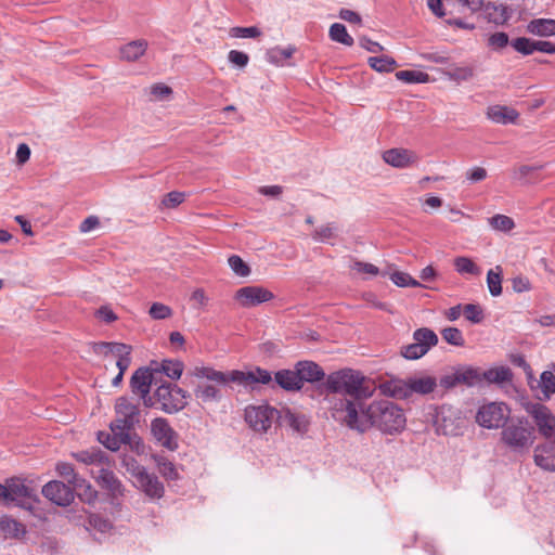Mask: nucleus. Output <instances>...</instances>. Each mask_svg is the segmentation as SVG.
<instances>
[{
	"label": "nucleus",
	"instance_id": "nucleus-39",
	"mask_svg": "<svg viewBox=\"0 0 555 555\" xmlns=\"http://www.w3.org/2000/svg\"><path fill=\"white\" fill-rule=\"evenodd\" d=\"M483 377L489 383L503 384L511 380L512 372L506 366H495L485 371Z\"/></svg>",
	"mask_w": 555,
	"mask_h": 555
},
{
	"label": "nucleus",
	"instance_id": "nucleus-59",
	"mask_svg": "<svg viewBox=\"0 0 555 555\" xmlns=\"http://www.w3.org/2000/svg\"><path fill=\"white\" fill-rule=\"evenodd\" d=\"M447 3H459L461 7L467 9L470 13H476L485 8V0H444Z\"/></svg>",
	"mask_w": 555,
	"mask_h": 555
},
{
	"label": "nucleus",
	"instance_id": "nucleus-61",
	"mask_svg": "<svg viewBox=\"0 0 555 555\" xmlns=\"http://www.w3.org/2000/svg\"><path fill=\"white\" fill-rule=\"evenodd\" d=\"M465 176L469 183H478L487 178L488 172L485 168L476 166L468 169Z\"/></svg>",
	"mask_w": 555,
	"mask_h": 555
},
{
	"label": "nucleus",
	"instance_id": "nucleus-60",
	"mask_svg": "<svg viewBox=\"0 0 555 555\" xmlns=\"http://www.w3.org/2000/svg\"><path fill=\"white\" fill-rule=\"evenodd\" d=\"M508 35L503 31H498L489 37L488 43L493 49H503L508 44Z\"/></svg>",
	"mask_w": 555,
	"mask_h": 555
},
{
	"label": "nucleus",
	"instance_id": "nucleus-26",
	"mask_svg": "<svg viewBox=\"0 0 555 555\" xmlns=\"http://www.w3.org/2000/svg\"><path fill=\"white\" fill-rule=\"evenodd\" d=\"M275 383L283 389L293 391L301 389L300 377L295 370H281L275 373Z\"/></svg>",
	"mask_w": 555,
	"mask_h": 555
},
{
	"label": "nucleus",
	"instance_id": "nucleus-13",
	"mask_svg": "<svg viewBox=\"0 0 555 555\" xmlns=\"http://www.w3.org/2000/svg\"><path fill=\"white\" fill-rule=\"evenodd\" d=\"M42 494L59 506H68L75 498L73 488L59 480L46 483L42 488Z\"/></svg>",
	"mask_w": 555,
	"mask_h": 555
},
{
	"label": "nucleus",
	"instance_id": "nucleus-64",
	"mask_svg": "<svg viewBox=\"0 0 555 555\" xmlns=\"http://www.w3.org/2000/svg\"><path fill=\"white\" fill-rule=\"evenodd\" d=\"M467 380V377L462 373H455L452 375H446L440 379V385L444 388H451L457 383Z\"/></svg>",
	"mask_w": 555,
	"mask_h": 555
},
{
	"label": "nucleus",
	"instance_id": "nucleus-51",
	"mask_svg": "<svg viewBox=\"0 0 555 555\" xmlns=\"http://www.w3.org/2000/svg\"><path fill=\"white\" fill-rule=\"evenodd\" d=\"M228 263L232 271L238 276L245 278L250 273V269L247 263L237 255L230 256Z\"/></svg>",
	"mask_w": 555,
	"mask_h": 555
},
{
	"label": "nucleus",
	"instance_id": "nucleus-29",
	"mask_svg": "<svg viewBox=\"0 0 555 555\" xmlns=\"http://www.w3.org/2000/svg\"><path fill=\"white\" fill-rule=\"evenodd\" d=\"M409 388H410V397L413 393L418 395H427L434 391L436 388V379L430 376H422V377H410Z\"/></svg>",
	"mask_w": 555,
	"mask_h": 555
},
{
	"label": "nucleus",
	"instance_id": "nucleus-6",
	"mask_svg": "<svg viewBox=\"0 0 555 555\" xmlns=\"http://www.w3.org/2000/svg\"><path fill=\"white\" fill-rule=\"evenodd\" d=\"M280 411L262 403L245 408L244 417L248 426L256 433L266 434L279 421Z\"/></svg>",
	"mask_w": 555,
	"mask_h": 555
},
{
	"label": "nucleus",
	"instance_id": "nucleus-47",
	"mask_svg": "<svg viewBox=\"0 0 555 555\" xmlns=\"http://www.w3.org/2000/svg\"><path fill=\"white\" fill-rule=\"evenodd\" d=\"M446 76L456 82L467 81L473 78L474 69L469 66H454L446 72Z\"/></svg>",
	"mask_w": 555,
	"mask_h": 555
},
{
	"label": "nucleus",
	"instance_id": "nucleus-48",
	"mask_svg": "<svg viewBox=\"0 0 555 555\" xmlns=\"http://www.w3.org/2000/svg\"><path fill=\"white\" fill-rule=\"evenodd\" d=\"M511 46L515 51L522 55H530L535 52V40L526 37H518L511 41Z\"/></svg>",
	"mask_w": 555,
	"mask_h": 555
},
{
	"label": "nucleus",
	"instance_id": "nucleus-33",
	"mask_svg": "<svg viewBox=\"0 0 555 555\" xmlns=\"http://www.w3.org/2000/svg\"><path fill=\"white\" fill-rule=\"evenodd\" d=\"M73 490L77 491L78 498L88 504H92L98 499L96 490L82 477L73 485Z\"/></svg>",
	"mask_w": 555,
	"mask_h": 555
},
{
	"label": "nucleus",
	"instance_id": "nucleus-37",
	"mask_svg": "<svg viewBox=\"0 0 555 555\" xmlns=\"http://www.w3.org/2000/svg\"><path fill=\"white\" fill-rule=\"evenodd\" d=\"M296 49L293 46L285 48L274 47L267 52L268 62L275 65H283L286 60L291 59L295 53Z\"/></svg>",
	"mask_w": 555,
	"mask_h": 555
},
{
	"label": "nucleus",
	"instance_id": "nucleus-41",
	"mask_svg": "<svg viewBox=\"0 0 555 555\" xmlns=\"http://www.w3.org/2000/svg\"><path fill=\"white\" fill-rule=\"evenodd\" d=\"M369 65L378 73H389L397 67V62L387 55L371 56L367 60Z\"/></svg>",
	"mask_w": 555,
	"mask_h": 555
},
{
	"label": "nucleus",
	"instance_id": "nucleus-14",
	"mask_svg": "<svg viewBox=\"0 0 555 555\" xmlns=\"http://www.w3.org/2000/svg\"><path fill=\"white\" fill-rule=\"evenodd\" d=\"M151 431L164 448L175 451L178 448L177 434L166 418L157 417L151 423Z\"/></svg>",
	"mask_w": 555,
	"mask_h": 555
},
{
	"label": "nucleus",
	"instance_id": "nucleus-27",
	"mask_svg": "<svg viewBox=\"0 0 555 555\" xmlns=\"http://www.w3.org/2000/svg\"><path fill=\"white\" fill-rule=\"evenodd\" d=\"M527 31L540 37L555 36V20L534 18L528 23Z\"/></svg>",
	"mask_w": 555,
	"mask_h": 555
},
{
	"label": "nucleus",
	"instance_id": "nucleus-58",
	"mask_svg": "<svg viewBox=\"0 0 555 555\" xmlns=\"http://www.w3.org/2000/svg\"><path fill=\"white\" fill-rule=\"evenodd\" d=\"M185 199V193L172 191L169 192L164 199L162 201V204L167 208H175L182 204Z\"/></svg>",
	"mask_w": 555,
	"mask_h": 555
},
{
	"label": "nucleus",
	"instance_id": "nucleus-4",
	"mask_svg": "<svg viewBox=\"0 0 555 555\" xmlns=\"http://www.w3.org/2000/svg\"><path fill=\"white\" fill-rule=\"evenodd\" d=\"M534 438L533 428L522 420L509 422L501 431L502 442L515 452L528 451Z\"/></svg>",
	"mask_w": 555,
	"mask_h": 555
},
{
	"label": "nucleus",
	"instance_id": "nucleus-5",
	"mask_svg": "<svg viewBox=\"0 0 555 555\" xmlns=\"http://www.w3.org/2000/svg\"><path fill=\"white\" fill-rule=\"evenodd\" d=\"M159 409L172 414L181 411L186 405L188 393L182 388L170 383H162L152 396Z\"/></svg>",
	"mask_w": 555,
	"mask_h": 555
},
{
	"label": "nucleus",
	"instance_id": "nucleus-34",
	"mask_svg": "<svg viewBox=\"0 0 555 555\" xmlns=\"http://www.w3.org/2000/svg\"><path fill=\"white\" fill-rule=\"evenodd\" d=\"M73 456L86 465H101L103 466L107 460L105 454L99 449H90L74 453Z\"/></svg>",
	"mask_w": 555,
	"mask_h": 555
},
{
	"label": "nucleus",
	"instance_id": "nucleus-56",
	"mask_svg": "<svg viewBox=\"0 0 555 555\" xmlns=\"http://www.w3.org/2000/svg\"><path fill=\"white\" fill-rule=\"evenodd\" d=\"M88 524L91 528H93L102 533L109 531L112 528V524L109 522V520L103 518L100 515H95V514H92L89 516Z\"/></svg>",
	"mask_w": 555,
	"mask_h": 555
},
{
	"label": "nucleus",
	"instance_id": "nucleus-22",
	"mask_svg": "<svg viewBox=\"0 0 555 555\" xmlns=\"http://www.w3.org/2000/svg\"><path fill=\"white\" fill-rule=\"evenodd\" d=\"M487 116L495 124L507 125L514 124L519 117V114L514 108L494 105L488 108Z\"/></svg>",
	"mask_w": 555,
	"mask_h": 555
},
{
	"label": "nucleus",
	"instance_id": "nucleus-42",
	"mask_svg": "<svg viewBox=\"0 0 555 555\" xmlns=\"http://www.w3.org/2000/svg\"><path fill=\"white\" fill-rule=\"evenodd\" d=\"M328 35L331 40L335 42H339L348 47H351L353 44V38L348 34L347 28L344 24L334 23L330 27Z\"/></svg>",
	"mask_w": 555,
	"mask_h": 555
},
{
	"label": "nucleus",
	"instance_id": "nucleus-62",
	"mask_svg": "<svg viewBox=\"0 0 555 555\" xmlns=\"http://www.w3.org/2000/svg\"><path fill=\"white\" fill-rule=\"evenodd\" d=\"M228 60L233 65L245 67L249 62V56L245 52L231 50L228 54Z\"/></svg>",
	"mask_w": 555,
	"mask_h": 555
},
{
	"label": "nucleus",
	"instance_id": "nucleus-52",
	"mask_svg": "<svg viewBox=\"0 0 555 555\" xmlns=\"http://www.w3.org/2000/svg\"><path fill=\"white\" fill-rule=\"evenodd\" d=\"M463 315L472 323H480L483 320V310L479 305L468 304L463 307Z\"/></svg>",
	"mask_w": 555,
	"mask_h": 555
},
{
	"label": "nucleus",
	"instance_id": "nucleus-40",
	"mask_svg": "<svg viewBox=\"0 0 555 555\" xmlns=\"http://www.w3.org/2000/svg\"><path fill=\"white\" fill-rule=\"evenodd\" d=\"M338 227L334 223H326L323 225H320L314 230L312 233V238L315 242L320 243H330L331 240L335 238L337 236Z\"/></svg>",
	"mask_w": 555,
	"mask_h": 555
},
{
	"label": "nucleus",
	"instance_id": "nucleus-3",
	"mask_svg": "<svg viewBox=\"0 0 555 555\" xmlns=\"http://www.w3.org/2000/svg\"><path fill=\"white\" fill-rule=\"evenodd\" d=\"M191 374L197 378H206L207 380L216 382L219 385H225L228 382H233L242 385H253L260 383L267 385L271 383V373L267 370L255 367L248 371H231L228 375L223 372L216 371L212 367L204 365H195Z\"/></svg>",
	"mask_w": 555,
	"mask_h": 555
},
{
	"label": "nucleus",
	"instance_id": "nucleus-43",
	"mask_svg": "<svg viewBox=\"0 0 555 555\" xmlns=\"http://www.w3.org/2000/svg\"><path fill=\"white\" fill-rule=\"evenodd\" d=\"M539 389L542 398L547 400L555 393V375L551 371H544L539 380Z\"/></svg>",
	"mask_w": 555,
	"mask_h": 555
},
{
	"label": "nucleus",
	"instance_id": "nucleus-18",
	"mask_svg": "<svg viewBox=\"0 0 555 555\" xmlns=\"http://www.w3.org/2000/svg\"><path fill=\"white\" fill-rule=\"evenodd\" d=\"M279 421L298 434H306L309 428V418L304 413L287 408L280 411Z\"/></svg>",
	"mask_w": 555,
	"mask_h": 555
},
{
	"label": "nucleus",
	"instance_id": "nucleus-44",
	"mask_svg": "<svg viewBox=\"0 0 555 555\" xmlns=\"http://www.w3.org/2000/svg\"><path fill=\"white\" fill-rule=\"evenodd\" d=\"M488 223L493 230L504 233H507L515 228L514 220L511 217L501 214L489 218Z\"/></svg>",
	"mask_w": 555,
	"mask_h": 555
},
{
	"label": "nucleus",
	"instance_id": "nucleus-36",
	"mask_svg": "<svg viewBox=\"0 0 555 555\" xmlns=\"http://www.w3.org/2000/svg\"><path fill=\"white\" fill-rule=\"evenodd\" d=\"M8 488L11 502H18L22 499L31 498V489L20 479H10L8 481Z\"/></svg>",
	"mask_w": 555,
	"mask_h": 555
},
{
	"label": "nucleus",
	"instance_id": "nucleus-25",
	"mask_svg": "<svg viewBox=\"0 0 555 555\" xmlns=\"http://www.w3.org/2000/svg\"><path fill=\"white\" fill-rule=\"evenodd\" d=\"M434 425L437 434L454 435L456 427L452 420V412L450 409H440L436 412Z\"/></svg>",
	"mask_w": 555,
	"mask_h": 555
},
{
	"label": "nucleus",
	"instance_id": "nucleus-46",
	"mask_svg": "<svg viewBox=\"0 0 555 555\" xmlns=\"http://www.w3.org/2000/svg\"><path fill=\"white\" fill-rule=\"evenodd\" d=\"M495 270L496 272L491 269L487 273L488 288L490 294L494 297L500 296L502 294V268L498 266Z\"/></svg>",
	"mask_w": 555,
	"mask_h": 555
},
{
	"label": "nucleus",
	"instance_id": "nucleus-19",
	"mask_svg": "<svg viewBox=\"0 0 555 555\" xmlns=\"http://www.w3.org/2000/svg\"><path fill=\"white\" fill-rule=\"evenodd\" d=\"M384 396L395 399H406L410 397V388L408 379L391 378L378 385Z\"/></svg>",
	"mask_w": 555,
	"mask_h": 555
},
{
	"label": "nucleus",
	"instance_id": "nucleus-23",
	"mask_svg": "<svg viewBox=\"0 0 555 555\" xmlns=\"http://www.w3.org/2000/svg\"><path fill=\"white\" fill-rule=\"evenodd\" d=\"M534 462L545 470L555 472V448L552 444L537 447Z\"/></svg>",
	"mask_w": 555,
	"mask_h": 555
},
{
	"label": "nucleus",
	"instance_id": "nucleus-54",
	"mask_svg": "<svg viewBox=\"0 0 555 555\" xmlns=\"http://www.w3.org/2000/svg\"><path fill=\"white\" fill-rule=\"evenodd\" d=\"M441 335L450 345L462 346L464 344L462 332L456 327H447L442 330Z\"/></svg>",
	"mask_w": 555,
	"mask_h": 555
},
{
	"label": "nucleus",
	"instance_id": "nucleus-35",
	"mask_svg": "<svg viewBox=\"0 0 555 555\" xmlns=\"http://www.w3.org/2000/svg\"><path fill=\"white\" fill-rule=\"evenodd\" d=\"M454 269L457 273L464 275L469 274L479 276L482 272L481 268L477 266L473 259L466 256H460L453 260Z\"/></svg>",
	"mask_w": 555,
	"mask_h": 555
},
{
	"label": "nucleus",
	"instance_id": "nucleus-15",
	"mask_svg": "<svg viewBox=\"0 0 555 555\" xmlns=\"http://www.w3.org/2000/svg\"><path fill=\"white\" fill-rule=\"evenodd\" d=\"M94 478L99 486L107 491L108 495L113 499H118L124 495L125 488L117 476L109 469L102 466Z\"/></svg>",
	"mask_w": 555,
	"mask_h": 555
},
{
	"label": "nucleus",
	"instance_id": "nucleus-9",
	"mask_svg": "<svg viewBox=\"0 0 555 555\" xmlns=\"http://www.w3.org/2000/svg\"><path fill=\"white\" fill-rule=\"evenodd\" d=\"M509 409L503 402H490L479 408L476 421L485 428H499L505 424L509 417Z\"/></svg>",
	"mask_w": 555,
	"mask_h": 555
},
{
	"label": "nucleus",
	"instance_id": "nucleus-11",
	"mask_svg": "<svg viewBox=\"0 0 555 555\" xmlns=\"http://www.w3.org/2000/svg\"><path fill=\"white\" fill-rule=\"evenodd\" d=\"M526 412L533 420L542 436L545 438L555 437V415L546 405L531 402L526 405Z\"/></svg>",
	"mask_w": 555,
	"mask_h": 555
},
{
	"label": "nucleus",
	"instance_id": "nucleus-38",
	"mask_svg": "<svg viewBox=\"0 0 555 555\" xmlns=\"http://www.w3.org/2000/svg\"><path fill=\"white\" fill-rule=\"evenodd\" d=\"M154 461L160 475L167 480L179 479V473L175 464L163 455H155Z\"/></svg>",
	"mask_w": 555,
	"mask_h": 555
},
{
	"label": "nucleus",
	"instance_id": "nucleus-63",
	"mask_svg": "<svg viewBox=\"0 0 555 555\" xmlns=\"http://www.w3.org/2000/svg\"><path fill=\"white\" fill-rule=\"evenodd\" d=\"M512 287L516 293H525L531 291L532 286L528 278L517 275L512 279Z\"/></svg>",
	"mask_w": 555,
	"mask_h": 555
},
{
	"label": "nucleus",
	"instance_id": "nucleus-7",
	"mask_svg": "<svg viewBox=\"0 0 555 555\" xmlns=\"http://www.w3.org/2000/svg\"><path fill=\"white\" fill-rule=\"evenodd\" d=\"M127 472L134 478V485L151 499H160L165 489L157 476L149 473L144 466L137 461L130 460L126 463Z\"/></svg>",
	"mask_w": 555,
	"mask_h": 555
},
{
	"label": "nucleus",
	"instance_id": "nucleus-31",
	"mask_svg": "<svg viewBox=\"0 0 555 555\" xmlns=\"http://www.w3.org/2000/svg\"><path fill=\"white\" fill-rule=\"evenodd\" d=\"M194 395L204 403L217 402L221 399L220 388L208 383H199L194 389Z\"/></svg>",
	"mask_w": 555,
	"mask_h": 555
},
{
	"label": "nucleus",
	"instance_id": "nucleus-45",
	"mask_svg": "<svg viewBox=\"0 0 555 555\" xmlns=\"http://www.w3.org/2000/svg\"><path fill=\"white\" fill-rule=\"evenodd\" d=\"M396 78L405 83H425L429 75L421 70H400L396 73Z\"/></svg>",
	"mask_w": 555,
	"mask_h": 555
},
{
	"label": "nucleus",
	"instance_id": "nucleus-50",
	"mask_svg": "<svg viewBox=\"0 0 555 555\" xmlns=\"http://www.w3.org/2000/svg\"><path fill=\"white\" fill-rule=\"evenodd\" d=\"M390 280L399 287H420L422 286L418 281L413 279L409 273L405 272H393L390 275Z\"/></svg>",
	"mask_w": 555,
	"mask_h": 555
},
{
	"label": "nucleus",
	"instance_id": "nucleus-28",
	"mask_svg": "<svg viewBox=\"0 0 555 555\" xmlns=\"http://www.w3.org/2000/svg\"><path fill=\"white\" fill-rule=\"evenodd\" d=\"M146 49V40H133L120 48V57L127 62H134L145 53Z\"/></svg>",
	"mask_w": 555,
	"mask_h": 555
},
{
	"label": "nucleus",
	"instance_id": "nucleus-10",
	"mask_svg": "<svg viewBox=\"0 0 555 555\" xmlns=\"http://www.w3.org/2000/svg\"><path fill=\"white\" fill-rule=\"evenodd\" d=\"M157 379L151 364L147 367H141L137 370L131 377V389L134 393H138L140 399L143 400L145 406H155V402L150 390L152 385H157Z\"/></svg>",
	"mask_w": 555,
	"mask_h": 555
},
{
	"label": "nucleus",
	"instance_id": "nucleus-21",
	"mask_svg": "<svg viewBox=\"0 0 555 555\" xmlns=\"http://www.w3.org/2000/svg\"><path fill=\"white\" fill-rule=\"evenodd\" d=\"M298 377H300V383L304 385V382H318L324 377L323 370L312 361H300L295 366Z\"/></svg>",
	"mask_w": 555,
	"mask_h": 555
},
{
	"label": "nucleus",
	"instance_id": "nucleus-55",
	"mask_svg": "<svg viewBox=\"0 0 555 555\" xmlns=\"http://www.w3.org/2000/svg\"><path fill=\"white\" fill-rule=\"evenodd\" d=\"M150 315L154 320H164L172 314V310L169 306L162 302H154L149 311Z\"/></svg>",
	"mask_w": 555,
	"mask_h": 555
},
{
	"label": "nucleus",
	"instance_id": "nucleus-8",
	"mask_svg": "<svg viewBox=\"0 0 555 555\" xmlns=\"http://www.w3.org/2000/svg\"><path fill=\"white\" fill-rule=\"evenodd\" d=\"M116 420L111 429L117 428L129 433L140 422L139 403L127 397H119L115 403Z\"/></svg>",
	"mask_w": 555,
	"mask_h": 555
},
{
	"label": "nucleus",
	"instance_id": "nucleus-12",
	"mask_svg": "<svg viewBox=\"0 0 555 555\" xmlns=\"http://www.w3.org/2000/svg\"><path fill=\"white\" fill-rule=\"evenodd\" d=\"M234 298L242 307L249 308L272 300L274 295L266 287L250 285L237 289Z\"/></svg>",
	"mask_w": 555,
	"mask_h": 555
},
{
	"label": "nucleus",
	"instance_id": "nucleus-2",
	"mask_svg": "<svg viewBox=\"0 0 555 555\" xmlns=\"http://www.w3.org/2000/svg\"><path fill=\"white\" fill-rule=\"evenodd\" d=\"M324 387L327 391L330 401V410L332 411L333 401L339 399H348L356 402H363V400L373 396L375 388L367 384V378L357 370L349 367L335 371L327 375Z\"/></svg>",
	"mask_w": 555,
	"mask_h": 555
},
{
	"label": "nucleus",
	"instance_id": "nucleus-32",
	"mask_svg": "<svg viewBox=\"0 0 555 555\" xmlns=\"http://www.w3.org/2000/svg\"><path fill=\"white\" fill-rule=\"evenodd\" d=\"M413 338L415 341L406 347H435L438 343L436 333L427 327L416 330Z\"/></svg>",
	"mask_w": 555,
	"mask_h": 555
},
{
	"label": "nucleus",
	"instance_id": "nucleus-24",
	"mask_svg": "<svg viewBox=\"0 0 555 555\" xmlns=\"http://www.w3.org/2000/svg\"><path fill=\"white\" fill-rule=\"evenodd\" d=\"M0 531L5 538L21 539L26 534V527L11 516L3 515L0 517Z\"/></svg>",
	"mask_w": 555,
	"mask_h": 555
},
{
	"label": "nucleus",
	"instance_id": "nucleus-20",
	"mask_svg": "<svg viewBox=\"0 0 555 555\" xmlns=\"http://www.w3.org/2000/svg\"><path fill=\"white\" fill-rule=\"evenodd\" d=\"M129 439V433L117 428L111 429V433L99 431L98 434L99 442L111 451L119 450L121 444L127 443Z\"/></svg>",
	"mask_w": 555,
	"mask_h": 555
},
{
	"label": "nucleus",
	"instance_id": "nucleus-16",
	"mask_svg": "<svg viewBox=\"0 0 555 555\" xmlns=\"http://www.w3.org/2000/svg\"><path fill=\"white\" fill-rule=\"evenodd\" d=\"M383 159L395 168H406L417 163V155L406 149H390L383 153Z\"/></svg>",
	"mask_w": 555,
	"mask_h": 555
},
{
	"label": "nucleus",
	"instance_id": "nucleus-53",
	"mask_svg": "<svg viewBox=\"0 0 555 555\" xmlns=\"http://www.w3.org/2000/svg\"><path fill=\"white\" fill-rule=\"evenodd\" d=\"M230 36L232 38H257L261 35V31L256 26L249 27H232L230 29Z\"/></svg>",
	"mask_w": 555,
	"mask_h": 555
},
{
	"label": "nucleus",
	"instance_id": "nucleus-17",
	"mask_svg": "<svg viewBox=\"0 0 555 555\" xmlns=\"http://www.w3.org/2000/svg\"><path fill=\"white\" fill-rule=\"evenodd\" d=\"M151 366L158 380L160 375H166L172 380L179 379L184 369L180 360L172 359H164L160 362L152 361Z\"/></svg>",
	"mask_w": 555,
	"mask_h": 555
},
{
	"label": "nucleus",
	"instance_id": "nucleus-1",
	"mask_svg": "<svg viewBox=\"0 0 555 555\" xmlns=\"http://www.w3.org/2000/svg\"><path fill=\"white\" fill-rule=\"evenodd\" d=\"M332 416L348 428L364 433L376 427L385 434H396L404 429L406 418L397 404L388 400L373 401L365 405L348 399L333 401Z\"/></svg>",
	"mask_w": 555,
	"mask_h": 555
},
{
	"label": "nucleus",
	"instance_id": "nucleus-57",
	"mask_svg": "<svg viewBox=\"0 0 555 555\" xmlns=\"http://www.w3.org/2000/svg\"><path fill=\"white\" fill-rule=\"evenodd\" d=\"M350 269L359 273L372 276H376L379 274V269L375 264L359 260L353 261V263L350 266Z\"/></svg>",
	"mask_w": 555,
	"mask_h": 555
},
{
	"label": "nucleus",
	"instance_id": "nucleus-49",
	"mask_svg": "<svg viewBox=\"0 0 555 555\" xmlns=\"http://www.w3.org/2000/svg\"><path fill=\"white\" fill-rule=\"evenodd\" d=\"M55 469L57 474L72 486L80 478V476L76 474L74 466L69 463L60 462L56 464Z\"/></svg>",
	"mask_w": 555,
	"mask_h": 555
},
{
	"label": "nucleus",
	"instance_id": "nucleus-30",
	"mask_svg": "<svg viewBox=\"0 0 555 555\" xmlns=\"http://www.w3.org/2000/svg\"><path fill=\"white\" fill-rule=\"evenodd\" d=\"M485 13V17L496 25L504 24L509 18L507 8L503 4L486 3L481 10Z\"/></svg>",
	"mask_w": 555,
	"mask_h": 555
}]
</instances>
